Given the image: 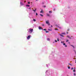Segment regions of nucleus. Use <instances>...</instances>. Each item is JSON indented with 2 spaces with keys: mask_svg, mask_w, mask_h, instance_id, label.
Instances as JSON below:
<instances>
[{
  "mask_svg": "<svg viewBox=\"0 0 76 76\" xmlns=\"http://www.w3.org/2000/svg\"><path fill=\"white\" fill-rule=\"evenodd\" d=\"M33 30H34L33 29H32L31 28H30L29 29V31L30 32H31V33H32V32L33 31Z\"/></svg>",
  "mask_w": 76,
  "mask_h": 76,
  "instance_id": "1",
  "label": "nucleus"
},
{
  "mask_svg": "<svg viewBox=\"0 0 76 76\" xmlns=\"http://www.w3.org/2000/svg\"><path fill=\"white\" fill-rule=\"evenodd\" d=\"M46 24H48V25H50V24L49 23V22H48V20L46 21Z\"/></svg>",
  "mask_w": 76,
  "mask_h": 76,
  "instance_id": "2",
  "label": "nucleus"
},
{
  "mask_svg": "<svg viewBox=\"0 0 76 76\" xmlns=\"http://www.w3.org/2000/svg\"><path fill=\"white\" fill-rule=\"evenodd\" d=\"M30 38H31V36L30 35H29L27 37V39H30Z\"/></svg>",
  "mask_w": 76,
  "mask_h": 76,
  "instance_id": "3",
  "label": "nucleus"
},
{
  "mask_svg": "<svg viewBox=\"0 0 76 76\" xmlns=\"http://www.w3.org/2000/svg\"><path fill=\"white\" fill-rule=\"evenodd\" d=\"M39 30H41V29L42 30H43V28H41V27L39 26Z\"/></svg>",
  "mask_w": 76,
  "mask_h": 76,
  "instance_id": "4",
  "label": "nucleus"
},
{
  "mask_svg": "<svg viewBox=\"0 0 76 76\" xmlns=\"http://www.w3.org/2000/svg\"><path fill=\"white\" fill-rule=\"evenodd\" d=\"M20 4L21 5V6H23V3L21 2H20Z\"/></svg>",
  "mask_w": 76,
  "mask_h": 76,
  "instance_id": "5",
  "label": "nucleus"
},
{
  "mask_svg": "<svg viewBox=\"0 0 76 76\" xmlns=\"http://www.w3.org/2000/svg\"><path fill=\"white\" fill-rule=\"evenodd\" d=\"M66 37H67V38H69L70 39H71V37H70L69 36H67Z\"/></svg>",
  "mask_w": 76,
  "mask_h": 76,
  "instance_id": "6",
  "label": "nucleus"
},
{
  "mask_svg": "<svg viewBox=\"0 0 76 76\" xmlns=\"http://www.w3.org/2000/svg\"><path fill=\"white\" fill-rule=\"evenodd\" d=\"M61 36V37H64L63 36V35L61 34H59Z\"/></svg>",
  "mask_w": 76,
  "mask_h": 76,
  "instance_id": "7",
  "label": "nucleus"
},
{
  "mask_svg": "<svg viewBox=\"0 0 76 76\" xmlns=\"http://www.w3.org/2000/svg\"><path fill=\"white\" fill-rule=\"evenodd\" d=\"M37 10V9H35V10H33V11H34V12H35Z\"/></svg>",
  "mask_w": 76,
  "mask_h": 76,
  "instance_id": "8",
  "label": "nucleus"
},
{
  "mask_svg": "<svg viewBox=\"0 0 76 76\" xmlns=\"http://www.w3.org/2000/svg\"><path fill=\"white\" fill-rule=\"evenodd\" d=\"M47 15L48 16H50V14H47Z\"/></svg>",
  "mask_w": 76,
  "mask_h": 76,
  "instance_id": "9",
  "label": "nucleus"
},
{
  "mask_svg": "<svg viewBox=\"0 0 76 76\" xmlns=\"http://www.w3.org/2000/svg\"><path fill=\"white\" fill-rule=\"evenodd\" d=\"M43 11L42 10L41 11H40V13H43Z\"/></svg>",
  "mask_w": 76,
  "mask_h": 76,
  "instance_id": "10",
  "label": "nucleus"
},
{
  "mask_svg": "<svg viewBox=\"0 0 76 76\" xmlns=\"http://www.w3.org/2000/svg\"><path fill=\"white\" fill-rule=\"evenodd\" d=\"M40 16H42V17H43V15H42V14H40Z\"/></svg>",
  "mask_w": 76,
  "mask_h": 76,
  "instance_id": "11",
  "label": "nucleus"
},
{
  "mask_svg": "<svg viewBox=\"0 0 76 76\" xmlns=\"http://www.w3.org/2000/svg\"><path fill=\"white\" fill-rule=\"evenodd\" d=\"M71 46H72V47L73 48H75V47H74V46H73V45H71Z\"/></svg>",
  "mask_w": 76,
  "mask_h": 76,
  "instance_id": "12",
  "label": "nucleus"
},
{
  "mask_svg": "<svg viewBox=\"0 0 76 76\" xmlns=\"http://www.w3.org/2000/svg\"><path fill=\"white\" fill-rule=\"evenodd\" d=\"M26 6H27L28 7H29V6H30V5H26Z\"/></svg>",
  "mask_w": 76,
  "mask_h": 76,
  "instance_id": "13",
  "label": "nucleus"
},
{
  "mask_svg": "<svg viewBox=\"0 0 76 76\" xmlns=\"http://www.w3.org/2000/svg\"><path fill=\"white\" fill-rule=\"evenodd\" d=\"M49 13H52V11H49Z\"/></svg>",
  "mask_w": 76,
  "mask_h": 76,
  "instance_id": "14",
  "label": "nucleus"
},
{
  "mask_svg": "<svg viewBox=\"0 0 76 76\" xmlns=\"http://www.w3.org/2000/svg\"><path fill=\"white\" fill-rule=\"evenodd\" d=\"M33 20L34 21V22H35V21H36V20L35 19H33Z\"/></svg>",
  "mask_w": 76,
  "mask_h": 76,
  "instance_id": "15",
  "label": "nucleus"
},
{
  "mask_svg": "<svg viewBox=\"0 0 76 76\" xmlns=\"http://www.w3.org/2000/svg\"><path fill=\"white\" fill-rule=\"evenodd\" d=\"M56 26L57 28H59V27H58V26H57V25H56Z\"/></svg>",
  "mask_w": 76,
  "mask_h": 76,
  "instance_id": "16",
  "label": "nucleus"
},
{
  "mask_svg": "<svg viewBox=\"0 0 76 76\" xmlns=\"http://www.w3.org/2000/svg\"><path fill=\"white\" fill-rule=\"evenodd\" d=\"M61 34H63L64 35H65V33H62Z\"/></svg>",
  "mask_w": 76,
  "mask_h": 76,
  "instance_id": "17",
  "label": "nucleus"
},
{
  "mask_svg": "<svg viewBox=\"0 0 76 76\" xmlns=\"http://www.w3.org/2000/svg\"><path fill=\"white\" fill-rule=\"evenodd\" d=\"M47 40H48V41H50V39H49V38H48L47 39Z\"/></svg>",
  "mask_w": 76,
  "mask_h": 76,
  "instance_id": "18",
  "label": "nucleus"
},
{
  "mask_svg": "<svg viewBox=\"0 0 76 76\" xmlns=\"http://www.w3.org/2000/svg\"><path fill=\"white\" fill-rule=\"evenodd\" d=\"M73 72H75V69H74L73 70Z\"/></svg>",
  "mask_w": 76,
  "mask_h": 76,
  "instance_id": "19",
  "label": "nucleus"
},
{
  "mask_svg": "<svg viewBox=\"0 0 76 76\" xmlns=\"http://www.w3.org/2000/svg\"><path fill=\"white\" fill-rule=\"evenodd\" d=\"M68 69H70V66H68Z\"/></svg>",
  "mask_w": 76,
  "mask_h": 76,
  "instance_id": "20",
  "label": "nucleus"
},
{
  "mask_svg": "<svg viewBox=\"0 0 76 76\" xmlns=\"http://www.w3.org/2000/svg\"><path fill=\"white\" fill-rule=\"evenodd\" d=\"M36 16H38V13H36Z\"/></svg>",
  "mask_w": 76,
  "mask_h": 76,
  "instance_id": "21",
  "label": "nucleus"
},
{
  "mask_svg": "<svg viewBox=\"0 0 76 76\" xmlns=\"http://www.w3.org/2000/svg\"><path fill=\"white\" fill-rule=\"evenodd\" d=\"M55 30H58V28H56V29L55 28Z\"/></svg>",
  "mask_w": 76,
  "mask_h": 76,
  "instance_id": "22",
  "label": "nucleus"
},
{
  "mask_svg": "<svg viewBox=\"0 0 76 76\" xmlns=\"http://www.w3.org/2000/svg\"><path fill=\"white\" fill-rule=\"evenodd\" d=\"M43 31H47V30H46L45 29H43Z\"/></svg>",
  "mask_w": 76,
  "mask_h": 76,
  "instance_id": "23",
  "label": "nucleus"
},
{
  "mask_svg": "<svg viewBox=\"0 0 76 76\" xmlns=\"http://www.w3.org/2000/svg\"><path fill=\"white\" fill-rule=\"evenodd\" d=\"M61 42L62 44H63V43H64V42Z\"/></svg>",
  "mask_w": 76,
  "mask_h": 76,
  "instance_id": "24",
  "label": "nucleus"
},
{
  "mask_svg": "<svg viewBox=\"0 0 76 76\" xmlns=\"http://www.w3.org/2000/svg\"><path fill=\"white\" fill-rule=\"evenodd\" d=\"M65 47H67V45H65Z\"/></svg>",
  "mask_w": 76,
  "mask_h": 76,
  "instance_id": "25",
  "label": "nucleus"
},
{
  "mask_svg": "<svg viewBox=\"0 0 76 76\" xmlns=\"http://www.w3.org/2000/svg\"><path fill=\"white\" fill-rule=\"evenodd\" d=\"M43 7H46V6L44 5V6H43Z\"/></svg>",
  "mask_w": 76,
  "mask_h": 76,
  "instance_id": "26",
  "label": "nucleus"
},
{
  "mask_svg": "<svg viewBox=\"0 0 76 76\" xmlns=\"http://www.w3.org/2000/svg\"><path fill=\"white\" fill-rule=\"evenodd\" d=\"M45 32H46V33H47L48 32V31H45Z\"/></svg>",
  "mask_w": 76,
  "mask_h": 76,
  "instance_id": "27",
  "label": "nucleus"
},
{
  "mask_svg": "<svg viewBox=\"0 0 76 76\" xmlns=\"http://www.w3.org/2000/svg\"><path fill=\"white\" fill-rule=\"evenodd\" d=\"M68 41H69V40H66V42H68Z\"/></svg>",
  "mask_w": 76,
  "mask_h": 76,
  "instance_id": "28",
  "label": "nucleus"
},
{
  "mask_svg": "<svg viewBox=\"0 0 76 76\" xmlns=\"http://www.w3.org/2000/svg\"><path fill=\"white\" fill-rule=\"evenodd\" d=\"M75 75H76V74H75V73H74V76H75Z\"/></svg>",
  "mask_w": 76,
  "mask_h": 76,
  "instance_id": "29",
  "label": "nucleus"
},
{
  "mask_svg": "<svg viewBox=\"0 0 76 76\" xmlns=\"http://www.w3.org/2000/svg\"><path fill=\"white\" fill-rule=\"evenodd\" d=\"M30 2H28V4H30Z\"/></svg>",
  "mask_w": 76,
  "mask_h": 76,
  "instance_id": "30",
  "label": "nucleus"
},
{
  "mask_svg": "<svg viewBox=\"0 0 76 76\" xmlns=\"http://www.w3.org/2000/svg\"><path fill=\"white\" fill-rule=\"evenodd\" d=\"M63 45H66V44L63 43Z\"/></svg>",
  "mask_w": 76,
  "mask_h": 76,
  "instance_id": "31",
  "label": "nucleus"
},
{
  "mask_svg": "<svg viewBox=\"0 0 76 76\" xmlns=\"http://www.w3.org/2000/svg\"><path fill=\"white\" fill-rule=\"evenodd\" d=\"M69 64L71 66H72V65H71L70 64Z\"/></svg>",
  "mask_w": 76,
  "mask_h": 76,
  "instance_id": "32",
  "label": "nucleus"
},
{
  "mask_svg": "<svg viewBox=\"0 0 76 76\" xmlns=\"http://www.w3.org/2000/svg\"><path fill=\"white\" fill-rule=\"evenodd\" d=\"M73 68L72 67V68H71V70H73Z\"/></svg>",
  "mask_w": 76,
  "mask_h": 76,
  "instance_id": "33",
  "label": "nucleus"
},
{
  "mask_svg": "<svg viewBox=\"0 0 76 76\" xmlns=\"http://www.w3.org/2000/svg\"><path fill=\"white\" fill-rule=\"evenodd\" d=\"M55 42H57V40H55Z\"/></svg>",
  "mask_w": 76,
  "mask_h": 76,
  "instance_id": "34",
  "label": "nucleus"
},
{
  "mask_svg": "<svg viewBox=\"0 0 76 76\" xmlns=\"http://www.w3.org/2000/svg\"><path fill=\"white\" fill-rule=\"evenodd\" d=\"M42 4H44V2H42Z\"/></svg>",
  "mask_w": 76,
  "mask_h": 76,
  "instance_id": "35",
  "label": "nucleus"
},
{
  "mask_svg": "<svg viewBox=\"0 0 76 76\" xmlns=\"http://www.w3.org/2000/svg\"><path fill=\"white\" fill-rule=\"evenodd\" d=\"M29 9H30V10H31V7L29 8Z\"/></svg>",
  "mask_w": 76,
  "mask_h": 76,
  "instance_id": "36",
  "label": "nucleus"
},
{
  "mask_svg": "<svg viewBox=\"0 0 76 76\" xmlns=\"http://www.w3.org/2000/svg\"><path fill=\"white\" fill-rule=\"evenodd\" d=\"M57 41H59V40H58V39H57Z\"/></svg>",
  "mask_w": 76,
  "mask_h": 76,
  "instance_id": "37",
  "label": "nucleus"
},
{
  "mask_svg": "<svg viewBox=\"0 0 76 76\" xmlns=\"http://www.w3.org/2000/svg\"><path fill=\"white\" fill-rule=\"evenodd\" d=\"M48 30H49V31H51V30H50V29H48Z\"/></svg>",
  "mask_w": 76,
  "mask_h": 76,
  "instance_id": "38",
  "label": "nucleus"
},
{
  "mask_svg": "<svg viewBox=\"0 0 76 76\" xmlns=\"http://www.w3.org/2000/svg\"><path fill=\"white\" fill-rule=\"evenodd\" d=\"M26 1H24V3H26Z\"/></svg>",
  "mask_w": 76,
  "mask_h": 76,
  "instance_id": "39",
  "label": "nucleus"
},
{
  "mask_svg": "<svg viewBox=\"0 0 76 76\" xmlns=\"http://www.w3.org/2000/svg\"><path fill=\"white\" fill-rule=\"evenodd\" d=\"M69 44H70V42H68Z\"/></svg>",
  "mask_w": 76,
  "mask_h": 76,
  "instance_id": "40",
  "label": "nucleus"
},
{
  "mask_svg": "<svg viewBox=\"0 0 76 76\" xmlns=\"http://www.w3.org/2000/svg\"><path fill=\"white\" fill-rule=\"evenodd\" d=\"M51 27H53V26L52 25L51 26Z\"/></svg>",
  "mask_w": 76,
  "mask_h": 76,
  "instance_id": "41",
  "label": "nucleus"
},
{
  "mask_svg": "<svg viewBox=\"0 0 76 76\" xmlns=\"http://www.w3.org/2000/svg\"><path fill=\"white\" fill-rule=\"evenodd\" d=\"M42 26H44V24H43V25H42Z\"/></svg>",
  "mask_w": 76,
  "mask_h": 76,
  "instance_id": "42",
  "label": "nucleus"
},
{
  "mask_svg": "<svg viewBox=\"0 0 76 76\" xmlns=\"http://www.w3.org/2000/svg\"><path fill=\"white\" fill-rule=\"evenodd\" d=\"M60 28V29H61V27H59Z\"/></svg>",
  "mask_w": 76,
  "mask_h": 76,
  "instance_id": "43",
  "label": "nucleus"
},
{
  "mask_svg": "<svg viewBox=\"0 0 76 76\" xmlns=\"http://www.w3.org/2000/svg\"><path fill=\"white\" fill-rule=\"evenodd\" d=\"M67 31H69V29Z\"/></svg>",
  "mask_w": 76,
  "mask_h": 76,
  "instance_id": "44",
  "label": "nucleus"
},
{
  "mask_svg": "<svg viewBox=\"0 0 76 76\" xmlns=\"http://www.w3.org/2000/svg\"><path fill=\"white\" fill-rule=\"evenodd\" d=\"M74 69H75V68H74Z\"/></svg>",
  "mask_w": 76,
  "mask_h": 76,
  "instance_id": "45",
  "label": "nucleus"
},
{
  "mask_svg": "<svg viewBox=\"0 0 76 76\" xmlns=\"http://www.w3.org/2000/svg\"><path fill=\"white\" fill-rule=\"evenodd\" d=\"M76 61L75 63H76V61Z\"/></svg>",
  "mask_w": 76,
  "mask_h": 76,
  "instance_id": "46",
  "label": "nucleus"
},
{
  "mask_svg": "<svg viewBox=\"0 0 76 76\" xmlns=\"http://www.w3.org/2000/svg\"><path fill=\"white\" fill-rule=\"evenodd\" d=\"M36 1H38V0H36Z\"/></svg>",
  "mask_w": 76,
  "mask_h": 76,
  "instance_id": "47",
  "label": "nucleus"
},
{
  "mask_svg": "<svg viewBox=\"0 0 76 76\" xmlns=\"http://www.w3.org/2000/svg\"><path fill=\"white\" fill-rule=\"evenodd\" d=\"M31 3H32L31 2Z\"/></svg>",
  "mask_w": 76,
  "mask_h": 76,
  "instance_id": "48",
  "label": "nucleus"
}]
</instances>
